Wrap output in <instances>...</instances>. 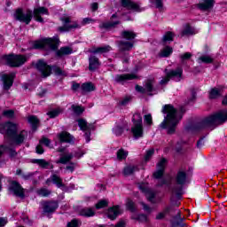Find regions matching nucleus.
Wrapping results in <instances>:
<instances>
[{
	"instance_id": "obj_2",
	"label": "nucleus",
	"mask_w": 227,
	"mask_h": 227,
	"mask_svg": "<svg viewBox=\"0 0 227 227\" xmlns=\"http://www.w3.org/2000/svg\"><path fill=\"white\" fill-rule=\"evenodd\" d=\"M18 130L19 126L16 123L9 121L4 124H0V133L5 134V136L12 140V143L19 146L22 145L26 137H27V131L22 130L18 133Z\"/></svg>"
},
{
	"instance_id": "obj_56",
	"label": "nucleus",
	"mask_w": 227,
	"mask_h": 227,
	"mask_svg": "<svg viewBox=\"0 0 227 227\" xmlns=\"http://www.w3.org/2000/svg\"><path fill=\"white\" fill-rule=\"evenodd\" d=\"M3 114L5 118H14L15 112L13 110H5L3 112Z\"/></svg>"
},
{
	"instance_id": "obj_52",
	"label": "nucleus",
	"mask_w": 227,
	"mask_h": 227,
	"mask_svg": "<svg viewBox=\"0 0 227 227\" xmlns=\"http://www.w3.org/2000/svg\"><path fill=\"white\" fill-rule=\"evenodd\" d=\"M192 58V53L191 52H185L184 54H181L180 55L181 63H184V61H187Z\"/></svg>"
},
{
	"instance_id": "obj_20",
	"label": "nucleus",
	"mask_w": 227,
	"mask_h": 227,
	"mask_svg": "<svg viewBox=\"0 0 227 227\" xmlns=\"http://www.w3.org/2000/svg\"><path fill=\"white\" fill-rule=\"evenodd\" d=\"M121 212H123V210H121L120 206H114L108 209L107 217L108 219H111V221H114V219H116V217H118Z\"/></svg>"
},
{
	"instance_id": "obj_6",
	"label": "nucleus",
	"mask_w": 227,
	"mask_h": 227,
	"mask_svg": "<svg viewBox=\"0 0 227 227\" xmlns=\"http://www.w3.org/2000/svg\"><path fill=\"white\" fill-rule=\"evenodd\" d=\"M133 127L131 128V132L135 139H139V137H143L144 129H143V117H141V114L136 113L133 114L132 118Z\"/></svg>"
},
{
	"instance_id": "obj_19",
	"label": "nucleus",
	"mask_w": 227,
	"mask_h": 227,
	"mask_svg": "<svg viewBox=\"0 0 227 227\" xmlns=\"http://www.w3.org/2000/svg\"><path fill=\"white\" fill-rule=\"evenodd\" d=\"M133 79H136V74H117L114 76L115 82H120L121 84H123L128 81H133Z\"/></svg>"
},
{
	"instance_id": "obj_60",
	"label": "nucleus",
	"mask_w": 227,
	"mask_h": 227,
	"mask_svg": "<svg viewBox=\"0 0 227 227\" xmlns=\"http://www.w3.org/2000/svg\"><path fill=\"white\" fill-rule=\"evenodd\" d=\"M40 145H45L46 146H51V140L45 137H43L41 140H40Z\"/></svg>"
},
{
	"instance_id": "obj_18",
	"label": "nucleus",
	"mask_w": 227,
	"mask_h": 227,
	"mask_svg": "<svg viewBox=\"0 0 227 227\" xmlns=\"http://www.w3.org/2000/svg\"><path fill=\"white\" fill-rule=\"evenodd\" d=\"M114 19H116V14L112 15L110 21H107L99 25L100 29H113L121 24L120 20L114 21L113 20Z\"/></svg>"
},
{
	"instance_id": "obj_12",
	"label": "nucleus",
	"mask_w": 227,
	"mask_h": 227,
	"mask_svg": "<svg viewBox=\"0 0 227 227\" xmlns=\"http://www.w3.org/2000/svg\"><path fill=\"white\" fill-rule=\"evenodd\" d=\"M58 152L61 154L59 160L56 161L57 164H68L74 159V153L65 150V147L59 148Z\"/></svg>"
},
{
	"instance_id": "obj_47",
	"label": "nucleus",
	"mask_w": 227,
	"mask_h": 227,
	"mask_svg": "<svg viewBox=\"0 0 227 227\" xmlns=\"http://www.w3.org/2000/svg\"><path fill=\"white\" fill-rule=\"evenodd\" d=\"M62 111H63V109L57 108L55 110L49 112L47 114H48V116H50V118H56V116H59V114H61Z\"/></svg>"
},
{
	"instance_id": "obj_28",
	"label": "nucleus",
	"mask_w": 227,
	"mask_h": 227,
	"mask_svg": "<svg viewBox=\"0 0 227 227\" xmlns=\"http://www.w3.org/2000/svg\"><path fill=\"white\" fill-rule=\"evenodd\" d=\"M95 208L93 207H83L79 210V215L82 217H93L95 216Z\"/></svg>"
},
{
	"instance_id": "obj_25",
	"label": "nucleus",
	"mask_w": 227,
	"mask_h": 227,
	"mask_svg": "<svg viewBox=\"0 0 227 227\" xmlns=\"http://www.w3.org/2000/svg\"><path fill=\"white\" fill-rule=\"evenodd\" d=\"M33 164H38L40 166V168H43V169H53L54 168V165L49 163L47 160H43V159H34L32 160Z\"/></svg>"
},
{
	"instance_id": "obj_9",
	"label": "nucleus",
	"mask_w": 227,
	"mask_h": 227,
	"mask_svg": "<svg viewBox=\"0 0 227 227\" xmlns=\"http://www.w3.org/2000/svg\"><path fill=\"white\" fill-rule=\"evenodd\" d=\"M14 19L27 25L33 20V11L27 9L24 12V10L20 8L17 9L14 12Z\"/></svg>"
},
{
	"instance_id": "obj_34",
	"label": "nucleus",
	"mask_w": 227,
	"mask_h": 227,
	"mask_svg": "<svg viewBox=\"0 0 227 227\" xmlns=\"http://www.w3.org/2000/svg\"><path fill=\"white\" fill-rule=\"evenodd\" d=\"M82 93L95 91V85L92 82H85L81 86Z\"/></svg>"
},
{
	"instance_id": "obj_48",
	"label": "nucleus",
	"mask_w": 227,
	"mask_h": 227,
	"mask_svg": "<svg viewBox=\"0 0 227 227\" xmlns=\"http://www.w3.org/2000/svg\"><path fill=\"white\" fill-rule=\"evenodd\" d=\"M127 155H129V153L123 149H121L117 152V159H119V160H122V159H127Z\"/></svg>"
},
{
	"instance_id": "obj_3",
	"label": "nucleus",
	"mask_w": 227,
	"mask_h": 227,
	"mask_svg": "<svg viewBox=\"0 0 227 227\" xmlns=\"http://www.w3.org/2000/svg\"><path fill=\"white\" fill-rule=\"evenodd\" d=\"M224 121H227V111L223 110L199 122L196 125V129L197 130H201L210 127H217V125H223Z\"/></svg>"
},
{
	"instance_id": "obj_11",
	"label": "nucleus",
	"mask_w": 227,
	"mask_h": 227,
	"mask_svg": "<svg viewBox=\"0 0 227 227\" xmlns=\"http://www.w3.org/2000/svg\"><path fill=\"white\" fill-rule=\"evenodd\" d=\"M77 121L81 130H82L83 132H86L85 133L86 143H90V137L91 136V130L95 129V126H93V124H88V122L84 119H78Z\"/></svg>"
},
{
	"instance_id": "obj_4",
	"label": "nucleus",
	"mask_w": 227,
	"mask_h": 227,
	"mask_svg": "<svg viewBox=\"0 0 227 227\" xmlns=\"http://www.w3.org/2000/svg\"><path fill=\"white\" fill-rule=\"evenodd\" d=\"M35 67L37 70L41 72L43 77H49V75H51V72L52 71L54 72V74H56V75H67V73L65 71H62V69L59 67L53 66L52 67H51V66L47 65V63H45V61L43 60H39Z\"/></svg>"
},
{
	"instance_id": "obj_8",
	"label": "nucleus",
	"mask_w": 227,
	"mask_h": 227,
	"mask_svg": "<svg viewBox=\"0 0 227 227\" xmlns=\"http://www.w3.org/2000/svg\"><path fill=\"white\" fill-rule=\"evenodd\" d=\"M3 59L6 61L9 67H19L27 61V57L25 55H4Z\"/></svg>"
},
{
	"instance_id": "obj_49",
	"label": "nucleus",
	"mask_w": 227,
	"mask_h": 227,
	"mask_svg": "<svg viewBox=\"0 0 227 227\" xmlns=\"http://www.w3.org/2000/svg\"><path fill=\"white\" fill-rule=\"evenodd\" d=\"M145 90L152 93L153 91V80H147L145 87Z\"/></svg>"
},
{
	"instance_id": "obj_40",
	"label": "nucleus",
	"mask_w": 227,
	"mask_h": 227,
	"mask_svg": "<svg viewBox=\"0 0 227 227\" xmlns=\"http://www.w3.org/2000/svg\"><path fill=\"white\" fill-rule=\"evenodd\" d=\"M28 122L32 125L34 130H36V128L38 127V123H40V121L36 116L31 115L28 117Z\"/></svg>"
},
{
	"instance_id": "obj_15",
	"label": "nucleus",
	"mask_w": 227,
	"mask_h": 227,
	"mask_svg": "<svg viewBox=\"0 0 227 227\" xmlns=\"http://www.w3.org/2000/svg\"><path fill=\"white\" fill-rule=\"evenodd\" d=\"M166 164H168V160L162 158L157 164V169L153 173L154 178H162L164 175V170L166 169Z\"/></svg>"
},
{
	"instance_id": "obj_31",
	"label": "nucleus",
	"mask_w": 227,
	"mask_h": 227,
	"mask_svg": "<svg viewBox=\"0 0 227 227\" xmlns=\"http://www.w3.org/2000/svg\"><path fill=\"white\" fill-rule=\"evenodd\" d=\"M198 32L192 27L186 25L184 29L181 32L180 36H191L192 35H196Z\"/></svg>"
},
{
	"instance_id": "obj_51",
	"label": "nucleus",
	"mask_w": 227,
	"mask_h": 227,
	"mask_svg": "<svg viewBox=\"0 0 227 227\" xmlns=\"http://www.w3.org/2000/svg\"><path fill=\"white\" fill-rule=\"evenodd\" d=\"M71 108L75 114H82L84 113V109L79 106L72 105Z\"/></svg>"
},
{
	"instance_id": "obj_58",
	"label": "nucleus",
	"mask_w": 227,
	"mask_h": 227,
	"mask_svg": "<svg viewBox=\"0 0 227 227\" xmlns=\"http://www.w3.org/2000/svg\"><path fill=\"white\" fill-rule=\"evenodd\" d=\"M127 208L130 210V212H136V204L132 200H129L127 202Z\"/></svg>"
},
{
	"instance_id": "obj_41",
	"label": "nucleus",
	"mask_w": 227,
	"mask_h": 227,
	"mask_svg": "<svg viewBox=\"0 0 227 227\" xmlns=\"http://www.w3.org/2000/svg\"><path fill=\"white\" fill-rule=\"evenodd\" d=\"M52 192L47 188H41L37 190L38 196H42L43 198H47V196H51Z\"/></svg>"
},
{
	"instance_id": "obj_45",
	"label": "nucleus",
	"mask_w": 227,
	"mask_h": 227,
	"mask_svg": "<svg viewBox=\"0 0 227 227\" xmlns=\"http://www.w3.org/2000/svg\"><path fill=\"white\" fill-rule=\"evenodd\" d=\"M198 61H199V63L210 64V63L214 62V59H212V57H210V56L204 55V56L200 57Z\"/></svg>"
},
{
	"instance_id": "obj_55",
	"label": "nucleus",
	"mask_w": 227,
	"mask_h": 227,
	"mask_svg": "<svg viewBox=\"0 0 227 227\" xmlns=\"http://www.w3.org/2000/svg\"><path fill=\"white\" fill-rule=\"evenodd\" d=\"M35 175H36V173L30 172L27 174H22L21 177L23 178V180H33V178H35Z\"/></svg>"
},
{
	"instance_id": "obj_22",
	"label": "nucleus",
	"mask_w": 227,
	"mask_h": 227,
	"mask_svg": "<svg viewBox=\"0 0 227 227\" xmlns=\"http://www.w3.org/2000/svg\"><path fill=\"white\" fill-rule=\"evenodd\" d=\"M58 201H48L43 203V212L46 214H51L58 208Z\"/></svg>"
},
{
	"instance_id": "obj_36",
	"label": "nucleus",
	"mask_w": 227,
	"mask_h": 227,
	"mask_svg": "<svg viewBox=\"0 0 227 227\" xmlns=\"http://www.w3.org/2000/svg\"><path fill=\"white\" fill-rule=\"evenodd\" d=\"M112 51L111 46L106 45V46H102V47H98L92 51L93 54H106L107 52H110Z\"/></svg>"
},
{
	"instance_id": "obj_46",
	"label": "nucleus",
	"mask_w": 227,
	"mask_h": 227,
	"mask_svg": "<svg viewBox=\"0 0 227 227\" xmlns=\"http://www.w3.org/2000/svg\"><path fill=\"white\" fill-rule=\"evenodd\" d=\"M108 205L109 201L106 200H101L95 205V207L97 210H100V208H106V207H107Z\"/></svg>"
},
{
	"instance_id": "obj_1",
	"label": "nucleus",
	"mask_w": 227,
	"mask_h": 227,
	"mask_svg": "<svg viewBox=\"0 0 227 227\" xmlns=\"http://www.w3.org/2000/svg\"><path fill=\"white\" fill-rule=\"evenodd\" d=\"M164 116L163 121L160 124V129L167 130V134L173 136L176 132V127L182 120V113L178 112L174 106L165 105L162 108Z\"/></svg>"
},
{
	"instance_id": "obj_42",
	"label": "nucleus",
	"mask_w": 227,
	"mask_h": 227,
	"mask_svg": "<svg viewBox=\"0 0 227 227\" xmlns=\"http://www.w3.org/2000/svg\"><path fill=\"white\" fill-rule=\"evenodd\" d=\"M221 97V90L217 88L211 89L209 92V98H219Z\"/></svg>"
},
{
	"instance_id": "obj_5",
	"label": "nucleus",
	"mask_w": 227,
	"mask_h": 227,
	"mask_svg": "<svg viewBox=\"0 0 227 227\" xmlns=\"http://www.w3.org/2000/svg\"><path fill=\"white\" fill-rule=\"evenodd\" d=\"M59 45V37L44 38L34 43V49H44L45 51H56Z\"/></svg>"
},
{
	"instance_id": "obj_24",
	"label": "nucleus",
	"mask_w": 227,
	"mask_h": 227,
	"mask_svg": "<svg viewBox=\"0 0 227 227\" xmlns=\"http://www.w3.org/2000/svg\"><path fill=\"white\" fill-rule=\"evenodd\" d=\"M100 67V60L96 56H90L89 58V70L90 72H95L97 68Z\"/></svg>"
},
{
	"instance_id": "obj_44",
	"label": "nucleus",
	"mask_w": 227,
	"mask_h": 227,
	"mask_svg": "<svg viewBox=\"0 0 227 227\" xmlns=\"http://www.w3.org/2000/svg\"><path fill=\"white\" fill-rule=\"evenodd\" d=\"M51 180L53 184H56L57 187L59 188L65 187V184H63V180H61L60 177L58 176L57 175H53L51 176Z\"/></svg>"
},
{
	"instance_id": "obj_13",
	"label": "nucleus",
	"mask_w": 227,
	"mask_h": 227,
	"mask_svg": "<svg viewBox=\"0 0 227 227\" xmlns=\"http://www.w3.org/2000/svg\"><path fill=\"white\" fill-rule=\"evenodd\" d=\"M9 191L14 194V196H18L19 198H24V188L19 184V182L12 181L10 184Z\"/></svg>"
},
{
	"instance_id": "obj_30",
	"label": "nucleus",
	"mask_w": 227,
	"mask_h": 227,
	"mask_svg": "<svg viewBox=\"0 0 227 227\" xmlns=\"http://www.w3.org/2000/svg\"><path fill=\"white\" fill-rule=\"evenodd\" d=\"M127 128V121H121V123H117L114 128L113 132L115 136H121L123 134V129Z\"/></svg>"
},
{
	"instance_id": "obj_61",
	"label": "nucleus",
	"mask_w": 227,
	"mask_h": 227,
	"mask_svg": "<svg viewBox=\"0 0 227 227\" xmlns=\"http://www.w3.org/2000/svg\"><path fill=\"white\" fill-rule=\"evenodd\" d=\"M140 205H142L143 209L147 212L148 214H152V207L150 206L146 205L145 202H140Z\"/></svg>"
},
{
	"instance_id": "obj_59",
	"label": "nucleus",
	"mask_w": 227,
	"mask_h": 227,
	"mask_svg": "<svg viewBox=\"0 0 227 227\" xmlns=\"http://www.w3.org/2000/svg\"><path fill=\"white\" fill-rule=\"evenodd\" d=\"M94 22H96V20L91 18H84L82 21V26H86V24H93Z\"/></svg>"
},
{
	"instance_id": "obj_35",
	"label": "nucleus",
	"mask_w": 227,
	"mask_h": 227,
	"mask_svg": "<svg viewBox=\"0 0 227 227\" xmlns=\"http://www.w3.org/2000/svg\"><path fill=\"white\" fill-rule=\"evenodd\" d=\"M136 171H139V168H137V166L129 165L124 168L123 175L125 176H129V175H134V173H136Z\"/></svg>"
},
{
	"instance_id": "obj_64",
	"label": "nucleus",
	"mask_w": 227,
	"mask_h": 227,
	"mask_svg": "<svg viewBox=\"0 0 227 227\" xmlns=\"http://www.w3.org/2000/svg\"><path fill=\"white\" fill-rule=\"evenodd\" d=\"M154 3L156 4V8H162V0H154Z\"/></svg>"
},
{
	"instance_id": "obj_10",
	"label": "nucleus",
	"mask_w": 227,
	"mask_h": 227,
	"mask_svg": "<svg viewBox=\"0 0 227 227\" xmlns=\"http://www.w3.org/2000/svg\"><path fill=\"white\" fill-rule=\"evenodd\" d=\"M62 22L64 23L63 27H59V31L65 33V31H71V29H80L81 25L77 21H73L70 20V17L61 18Z\"/></svg>"
},
{
	"instance_id": "obj_16",
	"label": "nucleus",
	"mask_w": 227,
	"mask_h": 227,
	"mask_svg": "<svg viewBox=\"0 0 227 227\" xmlns=\"http://www.w3.org/2000/svg\"><path fill=\"white\" fill-rule=\"evenodd\" d=\"M139 189L142 191V192H144L145 194L146 199L148 200V201H150L151 203H159V201H160V200H157L155 199V192L143 186L140 185Z\"/></svg>"
},
{
	"instance_id": "obj_39",
	"label": "nucleus",
	"mask_w": 227,
	"mask_h": 227,
	"mask_svg": "<svg viewBox=\"0 0 227 227\" xmlns=\"http://www.w3.org/2000/svg\"><path fill=\"white\" fill-rule=\"evenodd\" d=\"M173 53V48L167 46L160 53V58H168Z\"/></svg>"
},
{
	"instance_id": "obj_27",
	"label": "nucleus",
	"mask_w": 227,
	"mask_h": 227,
	"mask_svg": "<svg viewBox=\"0 0 227 227\" xmlns=\"http://www.w3.org/2000/svg\"><path fill=\"white\" fill-rule=\"evenodd\" d=\"M60 143H74V137L67 131H63L58 136Z\"/></svg>"
},
{
	"instance_id": "obj_21",
	"label": "nucleus",
	"mask_w": 227,
	"mask_h": 227,
	"mask_svg": "<svg viewBox=\"0 0 227 227\" xmlns=\"http://www.w3.org/2000/svg\"><path fill=\"white\" fill-rule=\"evenodd\" d=\"M121 3L123 8H127V10H133L134 12H141V9H139V4L132 2V0H121Z\"/></svg>"
},
{
	"instance_id": "obj_38",
	"label": "nucleus",
	"mask_w": 227,
	"mask_h": 227,
	"mask_svg": "<svg viewBox=\"0 0 227 227\" xmlns=\"http://www.w3.org/2000/svg\"><path fill=\"white\" fill-rule=\"evenodd\" d=\"M121 36L125 38V40H134L137 35L133 31L124 30L121 32Z\"/></svg>"
},
{
	"instance_id": "obj_37",
	"label": "nucleus",
	"mask_w": 227,
	"mask_h": 227,
	"mask_svg": "<svg viewBox=\"0 0 227 227\" xmlns=\"http://www.w3.org/2000/svg\"><path fill=\"white\" fill-rule=\"evenodd\" d=\"M173 210V207H166L163 211L160 212L157 215H156V219L158 221H160L161 219H164V217H166V215H168V214H169V212H172Z\"/></svg>"
},
{
	"instance_id": "obj_23",
	"label": "nucleus",
	"mask_w": 227,
	"mask_h": 227,
	"mask_svg": "<svg viewBox=\"0 0 227 227\" xmlns=\"http://www.w3.org/2000/svg\"><path fill=\"white\" fill-rule=\"evenodd\" d=\"M182 74H184V69L182 67H177L176 70H171L167 73V76L170 79H176V81H180L182 79Z\"/></svg>"
},
{
	"instance_id": "obj_7",
	"label": "nucleus",
	"mask_w": 227,
	"mask_h": 227,
	"mask_svg": "<svg viewBox=\"0 0 227 227\" xmlns=\"http://www.w3.org/2000/svg\"><path fill=\"white\" fill-rule=\"evenodd\" d=\"M189 181L187 179V173L184 170H179L177 174L176 175V184L177 185H180L179 187H174L172 190V192L177 196V198H180L182 194H184L183 191V185H185Z\"/></svg>"
},
{
	"instance_id": "obj_32",
	"label": "nucleus",
	"mask_w": 227,
	"mask_h": 227,
	"mask_svg": "<svg viewBox=\"0 0 227 227\" xmlns=\"http://www.w3.org/2000/svg\"><path fill=\"white\" fill-rule=\"evenodd\" d=\"M172 227H184V218L180 216V211L172 220Z\"/></svg>"
},
{
	"instance_id": "obj_53",
	"label": "nucleus",
	"mask_w": 227,
	"mask_h": 227,
	"mask_svg": "<svg viewBox=\"0 0 227 227\" xmlns=\"http://www.w3.org/2000/svg\"><path fill=\"white\" fill-rule=\"evenodd\" d=\"M153 153H155V150L154 149H149L146 151V153L145 155V160L146 162H148V160H150V159H152V157L153 156Z\"/></svg>"
},
{
	"instance_id": "obj_50",
	"label": "nucleus",
	"mask_w": 227,
	"mask_h": 227,
	"mask_svg": "<svg viewBox=\"0 0 227 227\" xmlns=\"http://www.w3.org/2000/svg\"><path fill=\"white\" fill-rule=\"evenodd\" d=\"M174 36L175 35L173 34V32H167L163 35V42H173Z\"/></svg>"
},
{
	"instance_id": "obj_14",
	"label": "nucleus",
	"mask_w": 227,
	"mask_h": 227,
	"mask_svg": "<svg viewBox=\"0 0 227 227\" xmlns=\"http://www.w3.org/2000/svg\"><path fill=\"white\" fill-rule=\"evenodd\" d=\"M15 79V73L2 75L1 81L3 82V88L5 91H8L10 88L13 86V80Z\"/></svg>"
},
{
	"instance_id": "obj_57",
	"label": "nucleus",
	"mask_w": 227,
	"mask_h": 227,
	"mask_svg": "<svg viewBox=\"0 0 227 227\" xmlns=\"http://www.w3.org/2000/svg\"><path fill=\"white\" fill-rule=\"evenodd\" d=\"M144 121L146 123V125H152L153 123L152 114H148L144 116Z\"/></svg>"
},
{
	"instance_id": "obj_54",
	"label": "nucleus",
	"mask_w": 227,
	"mask_h": 227,
	"mask_svg": "<svg viewBox=\"0 0 227 227\" xmlns=\"http://www.w3.org/2000/svg\"><path fill=\"white\" fill-rule=\"evenodd\" d=\"M81 226V221L77 219H73L71 222L67 223V227H80Z\"/></svg>"
},
{
	"instance_id": "obj_43",
	"label": "nucleus",
	"mask_w": 227,
	"mask_h": 227,
	"mask_svg": "<svg viewBox=\"0 0 227 227\" xmlns=\"http://www.w3.org/2000/svg\"><path fill=\"white\" fill-rule=\"evenodd\" d=\"M131 219L138 221V223H146V221H148V216H146V215H134L131 216Z\"/></svg>"
},
{
	"instance_id": "obj_26",
	"label": "nucleus",
	"mask_w": 227,
	"mask_h": 227,
	"mask_svg": "<svg viewBox=\"0 0 227 227\" xmlns=\"http://www.w3.org/2000/svg\"><path fill=\"white\" fill-rule=\"evenodd\" d=\"M72 52H74V49H72V47L64 46L56 51V56L58 58H63V56H69V54H72Z\"/></svg>"
},
{
	"instance_id": "obj_63",
	"label": "nucleus",
	"mask_w": 227,
	"mask_h": 227,
	"mask_svg": "<svg viewBox=\"0 0 227 227\" xmlns=\"http://www.w3.org/2000/svg\"><path fill=\"white\" fill-rule=\"evenodd\" d=\"M130 100V97H125L121 102V106H127L129 104V101Z\"/></svg>"
},
{
	"instance_id": "obj_17",
	"label": "nucleus",
	"mask_w": 227,
	"mask_h": 227,
	"mask_svg": "<svg viewBox=\"0 0 227 227\" xmlns=\"http://www.w3.org/2000/svg\"><path fill=\"white\" fill-rule=\"evenodd\" d=\"M33 13L37 22H43L42 15H49V9L45 7H37L34 9Z\"/></svg>"
},
{
	"instance_id": "obj_29",
	"label": "nucleus",
	"mask_w": 227,
	"mask_h": 227,
	"mask_svg": "<svg viewBox=\"0 0 227 227\" xmlns=\"http://www.w3.org/2000/svg\"><path fill=\"white\" fill-rule=\"evenodd\" d=\"M119 49L122 52H125V51H131V49L134 47V43L129 42V41H120L118 43Z\"/></svg>"
},
{
	"instance_id": "obj_33",
	"label": "nucleus",
	"mask_w": 227,
	"mask_h": 227,
	"mask_svg": "<svg viewBox=\"0 0 227 227\" xmlns=\"http://www.w3.org/2000/svg\"><path fill=\"white\" fill-rule=\"evenodd\" d=\"M214 3H215L214 0H205L204 2L199 4V8L200 10L204 11L210 10L214 7Z\"/></svg>"
},
{
	"instance_id": "obj_62",
	"label": "nucleus",
	"mask_w": 227,
	"mask_h": 227,
	"mask_svg": "<svg viewBox=\"0 0 227 227\" xmlns=\"http://www.w3.org/2000/svg\"><path fill=\"white\" fill-rule=\"evenodd\" d=\"M6 224H8V219L0 217V227H4Z\"/></svg>"
}]
</instances>
